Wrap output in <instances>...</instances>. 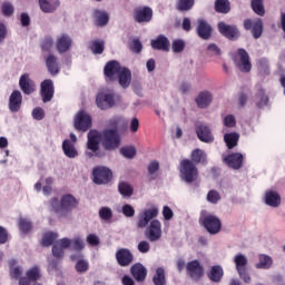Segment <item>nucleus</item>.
Masks as SVG:
<instances>
[{"mask_svg":"<svg viewBox=\"0 0 285 285\" xmlns=\"http://www.w3.org/2000/svg\"><path fill=\"white\" fill-rule=\"evenodd\" d=\"M99 144L104 150H117L121 146V135L117 129H105L100 134L97 130H90L87 135V149L91 150L87 154L88 157L101 158L106 155Z\"/></svg>","mask_w":285,"mask_h":285,"instance_id":"obj_1","label":"nucleus"},{"mask_svg":"<svg viewBox=\"0 0 285 285\" xmlns=\"http://www.w3.org/2000/svg\"><path fill=\"white\" fill-rule=\"evenodd\" d=\"M158 215L159 208L157 207L144 209L138 214L137 228H147L145 230V237L151 243L159 242L163 235L161 222H159V219H155Z\"/></svg>","mask_w":285,"mask_h":285,"instance_id":"obj_2","label":"nucleus"},{"mask_svg":"<svg viewBox=\"0 0 285 285\" xmlns=\"http://www.w3.org/2000/svg\"><path fill=\"white\" fill-rule=\"evenodd\" d=\"M179 178L185 184H195L199 179V169L193 160L185 158L178 166Z\"/></svg>","mask_w":285,"mask_h":285,"instance_id":"obj_3","label":"nucleus"},{"mask_svg":"<svg viewBox=\"0 0 285 285\" xmlns=\"http://www.w3.org/2000/svg\"><path fill=\"white\" fill-rule=\"evenodd\" d=\"M73 128L79 132H88L92 128V117L86 110H79L73 118Z\"/></svg>","mask_w":285,"mask_h":285,"instance_id":"obj_4","label":"nucleus"},{"mask_svg":"<svg viewBox=\"0 0 285 285\" xmlns=\"http://www.w3.org/2000/svg\"><path fill=\"white\" fill-rule=\"evenodd\" d=\"M122 68L124 67H121V63L117 60L108 61L104 67V77H105L106 83H115Z\"/></svg>","mask_w":285,"mask_h":285,"instance_id":"obj_5","label":"nucleus"},{"mask_svg":"<svg viewBox=\"0 0 285 285\" xmlns=\"http://www.w3.org/2000/svg\"><path fill=\"white\" fill-rule=\"evenodd\" d=\"M218 32L228 39V41H237L242 37V31L236 24H228L225 21H219L217 23Z\"/></svg>","mask_w":285,"mask_h":285,"instance_id":"obj_6","label":"nucleus"},{"mask_svg":"<svg viewBox=\"0 0 285 285\" xmlns=\"http://www.w3.org/2000/svg\"><path fill=\"white\" fill-rule=\"evenodd\" d=\"M234 62L240 72H250L253 68V65L250 63V56L244 48H239L237 50V56L234 58Z\"/></svg>","mask_w":285,"mask_h":285,"instance_id":"obj_7","label":"nucleus"},{"mask_svg":"<svg viewBox=\"0 0 285 285\" xmlns=\"http://www.w3.org/2000/svg\"><path fill=\"white\" fill-rule=\"evenodd\" d=\"M202 226H204L209 235H217L222 232V219L213 214H208L202 218Z\"/></svg>","mask_w":285,"mask_h":285,"instance_id":"obj_8","label":"nucleus"},{"mask_svg":"<svg viewBox=\"0 0 285 285\" xmlns=\"http://www.w3.org/2000/svg\"><path fill=\"white\" fill-rule=\"evenodd\" d=\"M234 263L236 265V271L240 279H243L245 284H250V275L248 274V268H247L248 258H246L244 254H238L234 257Z\"/></svg>","mask_w":285,"mask_h":285,"instance_id":"obj_9","label":"nucleus"},{"mask_svg":"<svg viewBox=\"0 0 285 285\" xmlns=\"http://www.w3.org/2000/svg\"><path fill=\"white\" fill-rule=\"evenodd\" d=\"M94 184L101 186L104 184H110L112 180V170L108 167L98 166L92 169Z\"/></svg>","mask_w":285,"mask_h":285,"instance_id":"obj_10","label":"nucleus"},{"mask_svg":"<svg viewBox=\"0 0 285 285\" xmlns=\"http://www.w3.org/2000/svg\"><path fill=\"white\" fill-rule=\"evenodd\" d=\"M186 273L193 282H199L204 277V266L197 259L186 264Z\"/></svg>","mask_w":285,"mask_h":285,"instance_id":"obj_11","label":"nucleus"},{"mask_svg":"<svg viewBox=\"0 0 285 285\" xmlns=\"http://www.w3.org/2000/svg\"><path fill=\"white\" fill-rule=\"evenodd\" d=\"M243 27L245 30H250L254 39H259L264 35V22L259 18L256 20L245 19Z\"/></svg>","mask_w":285,"mask_h":285,"instance_id":"obj_12","label":"nucleus"},{"mask_svg":"<svg viewBox=\"0 0 285 285\" xmlns=\"http://www.w3.org/2000/svg\"><path fill=\"white\" fill-rule=\"evenodd\" d=\"M40 97L43 104L52 101L55 97V82H52V79H45L40 83Z\"/></svg>","mask_w":285,"mask_h":285,"instance_id":"obj_13","label":"nucleus"},{"mask_svg":"<svg viewBox=\"0 0 285 285\" xmlns=\"http://www.w3.org/2000/svg\"><path fill=\"white\" fill-rule=\"evenodd\" d=\"M62 207V217H67L75 208H79V200L72 194L62 195L60 198Z\"/></svg>","mask_w":285,"mask_h":285,"instance_id":"obj_14","label":"nucleus"},{"mask_svg":"<svg viewBox=\"0 0 285 285\" xmlns=\"http://www.w3.org/2000/svg\"><path fill=\"white\" fill-rule=\"evenodd\" d=\"M132 17L136 23H150L153 21V8L138 7L134 10Z\"/></svg>","mask_w":285,"mask_h":285,"instance_id":"obj_15","label":"nucleus"},{"mask_svg":"<svg viewBox=\"0 0 285 285\" xmlns=\"http://www.w3.org/2000/svg\"><path fill=\"white\" fill-rule=\"evenodd\" d=\"M116 262L122 268H126L127 266H130L132 262H135V255H132V252H130L128 248H120L116 252Z\"/></svg>","mask_w":285,"mask_h":285,"instance_id":"obj_16","label":"nucleus"},{"mask_svg":"<svg viewBox=\"0 0 285 285\" xmlns=\"http://www.w3.org/2000/svg\"><path fill=\"white\" fill-rule=\"evenodd\" d=\"M19 87L23 95H32V92H36L37 90V85L35 83V80L30 78V73L20 76Z\"/></svg>","mask_w":285,"mask_h":285,"instance_id":"obj_17","label":"nucleus"},{"mask_svg":"<svg viewBox=\"0 0 285 285\" xmlns=\"http://www.w3.org/2000/svg\"><path fill=\"white\" fill-rule=\"evenodd\" d=\"M72 48V38L68 33H62L57 37L56 50L59 55H66Z\"/></svg>","mask_w":285,"mask_h":285,"instance_id":"obj_18","label":"nucleus"},{"mask_svg":"<svg viewBox=\"0 0 285 285\" xmlns=\"http://www.w3.org/2000/svg\"><path fill=\"white\" fill-rule=\"evenodd\" d=\"M96 105L100 110H108L115 106V94H98Z\"/></svg>","mask_w":285,"mask_h":285,"instance_id":"obj_19","label":"nucleus"},{"mask_svg":"<svg viewBox=\"0 0 285 285\" xmlns=\"http://www.w3.org/2000/svg\"><path fill=\"white\" fill-rule=\"evenodd\" d=\"M196 32L200 39L208 41L213 37V27L204 19L198 20Z\"/></svg>","mask_w":285,"mask_h":285,"instance_id":"obj_20","label":"nucleus"},{"mask_svg":"<svg viewBox=\"0 0 285 285\" xmlns=\"http://www.w3.org/2000/svg\"><path fill=\"white\" fill-rule=\"evenodd\" d=\"M22 104H23V95H21V91L13 90L9 97L10 112H19V110H21Z\"/></svg>","mask_w":285,"mask_h":285,"instance_id":"obj_21","label":"nucleus"},{"mask_svg":"<svg viewBox=\"0 0 285 285\" xmlns=\"http://www.w3.org/2000/svg\"><path fill=\"white\" fill-rule=\"evenodd\" d=\"M224 161L227 164L229 168L234 170H239L242 166H244V155L239 153L229 154L224 158Z\"/></svg>","mask_w":285,"mask_h":285,"instance_id":"obj_22","label":"nucleus"},{"mask_svg":"<svg viewBox=\"0 0 285 285\" xmlns=\"http://www.w3.org/2000/svg\"><path fill=\"white\" fill-rule=\"evenodd\" d=\"M196 135L200 141H204L205 144H210L215 141V137L213 136V132L210 131V127L206 125H198L196 126Z\"/></svg>","mask_w":285,"mask_h":285,"instance_id":"obj_23","label":"nucleus"},{"mask_svg":"<svg viewBox=\"0 0 285 285\" xmlns=\"http://www.w3.org/2000/svg\"><path fill=\"white\" fill-rule=\"evenodd\" d=\"M151 48L154 50H163V52H170V40L164 35L158 36L151 40Z\"/></svg>","mask_w":285,"mask_h":285,"instance_id":"obj_24","label":"nucleus"},{"mask_svg":"<svg viewBox=\"0 0 285 285\" xmlns=\"http://www.w3.org/2000/svg\"><path fill=\"white\" fill-rule=\"evenodd\" d=\"M130 273L136 282H146L148 277V269H146L141 263H136L130 267Z\"/></svg>","mask_w":285,"mask_h":285,"instance_id":"obj_25","label":"nucleus"},{"mask_svg":"<svg viewBox=\"0 0 285 285\" xmlns=\"http://www.w3.org/2000/svg\"><path fill=\"white\" fill-rule=\"evenodd\" d=\"M265 204L272 208H278L282 205V196L276 190L265 193Z\"/></svg>","mask_w":285,"mask_h":285,"instance_id":"obj_26","label":"nucleus"},{"mask_svg":"<svg viewBox=\"0 0 285 285\" xmlns=\"http://www.w3.org/2000/svg\"><path fill=\"white\" fill-rule=\"evenodd\" d=\"M38 3L40 6V10L47 14L56 12L59 6H61L59 0H38Z\"/></svg>","mask_w":285,"mask_h":285,"instance_id":"obj_27","label":"nucleus"},{"mask_svg":"<svg viewBox=\"0 0 285 285\" xmlns=\"http://www.w3.org/2000/svg\"><path fill=\"white\" fill-rule=\"evenodd\" d=\"M117 79L121 88H128L130 86V82L132 81V71H130V69L126 67H122V69H120V72L118 73Z\"/></svg>","mask_w":285,"mask_h":285,"instance_id":"obj_28","label":"nucleus"},{"mask_svg":"<svg viewBox=\"0 0 285 285\" xmlns=\"http://www.w3.org/2000/svg\"><path fill=\"white\" fill-rule=\"evenodd\" d=\"M46 66L49 75H52V77L59 75V59L57 58V56L50 53L46 58Z\"/></svg>","mask_w":285,"mask_h":285,"instance_id":"obj_29","label":"nucleus"},{"mask_svg":"<svg viewBox=\"0 0 285 285\" xmlns=\"http://www.w3.org/2000/svg\"><path fill=\"white\" fill-rule=\"evenodd\" d=\"M207 276L210 282H214V284H219L224 278V268L220 265H214L210 267Z\"/></svg>","mask_w":285,"mask_h":285,"instance_id":"obj_30","label":"nucleus"},{"mask_svg":"<svg viewBox=\"0 0 285 285\" xmlns=\"http://www.w3.org/2000/svg\"><path fill=\"white\" fill-rule=\"evenodd\" d=\"M62 151L69 159H75L79 157V151L77 150V147L70 141L69 139H66L62 141Z\"/></svg>","mask_w":285,"mask_h":285,"instance_id":"obj_31","label":"nucleus"},{"mask_svg":"<svg viewBox=\"0 0 285 285\" xmlns=\"http://www.w3.org/2000/svg\"><path fill=\"white\" fill-rule=\"evenodd\" d=\"M94 19H95V26L98 28H104V26H108V21H110V17L106 11H101L99 9H96L94 11Z\"/></svg>","mask_w":285,"mask_h":285,"instance_id":"obj_32","label":"nucleus"},{"mask_svg":"<svg viewBox=\"0 0 285 285\" xmlns=\"http://www.w3.org/2000/svg\"><path fill=\"white\" fill-rule=\"evenodd\" d=\"M255 266L258 269L268 271L273 268V257L268 256L267 254H259L258 263Z\"/></svg>","mask_w":285,"mask_h":285,"instance_id":"obj_33","label":"nucleus"},{"mask_svg":"<svg viewBox=\"0 0 285 285\" xmlns=\"http://www.w3.org/2000/svg\"><path fill=\"white\" fill-rule=\"evenodd\" d=\"M118 193L124 197L125 199H128L135 195V188H132V185L126 181L118 183Z\"/></svg>","mask_w":285,"mask_h":285,"instance_id":"obj_34","label":"nucleus"},{"mask_svg":"<svg viewBox=\"0 0 285 285\" xmlns=\"http://www.w3.org/2000/svg\"><path fill=\"white\" fill-rule=\"evenodd\" d=\"M213 101V95L209 91H203L196 98L198 108H208Z\"/></svg>","mask_w":285,"mask_h":285,"instance_id":"obj_35","label":"nucleus"},{"mask_svg":"<svg viewBox=\"0 0 285 285\" xmlns=\"http://www.w3.org/2000/svg\"><path fill=\"white\" fill-rule=\"evenodd\" d=\"M224 141L228 148V150H233L239 144V134L229 132L224 135Z\"/></svg>","mask_w":285,"mask_h":285,"instance_id":"obj_36","label":"nucleus"},{"mask_svg":"<svg viewBox=\"0 0 285 285\" xmlns=\"http://www.w3.org/2000/svg\"><path fill=\"white\" fill-rule=\"evenodd\" d=\"M196 166L199 164H206V153L202 149H195L190 154V159Z\"/></svg>","mask_w":285,"mask_h":285,"instance_id":"obj_37","label":"nucleus"},{"mask_svg":"<svg viewBox=\"0 0 285 285\" xmlns=\"http://www.w3.org/2000/svg\"><path fill=\"white\" fill-rule=\"evenodd\" d=\"M195 7V0H176V10L179 12H188Z\"/></svg>","mask_w":285,"mask_h":285,"instance_id":"obj_38","label":"nucleus"},{"mask_svg":"<svg viewBox=\"0 0 285 285\" xmlns=\"http://www.w3.org/2000/svg\"><path fill=\"white\" fill-rule=\"evenodd\" d=\"M215 11L220 14H228L230 12V2L228 0H216Z\"/></svg>","mask_w":285,"mask_h":285,"instance_id":"obj_39","label":"nucleus"},{"mask_svg":"<svg viewBox=\"0 0 285 285\" xmlns=\"http://www.w3.org/2000/svg\"><path fill=\"white\" fill-rule=\"evenodd\" d=\"M153 282L154 285H166V269H164V267L156 268Z\"/></svg>","mask_w":285,"mask_h":285,"instance_id":"obj_40","label":"nucleus"},{"mask_svg":"<svg viewBox=\"0 0 285 285\" xmlns=\"http://www.w3.org/2000/svg\"><path fill=\"white\" fill-rule=\"evenodd\" d=\"M26 276L31 282H39V279H41V268H39V266L35 265L33 267L29 268L26 272Z\"/></svg>","mask_w":285,"mask_h":285,"instance_id":"obj_41","label":"nucleus"},{"mask_svg":"<svg viewBox=\"0 0 285 285\" xmlns=\"http://www.w3.org/2000/svg\"><path fill=\"white\" fill-rule=\"evenodd\" d=\"M18 227L23 235H28L32 230V222L28 218H19Z\"/></svg>","mask_w":285,"mask_h":285,"instance_id":"obj_42","label":"nucleus"},{"mask_svg":"<svg viewBox=\"0 0 285 285\" xmlns=\"http://www.w3.org/2000/svg\"><path fill=\"white\" fill-rule=\"evenodd\" d=\"M90 50L94 55H104L106 45L102 40H94L90 42Z\"/></svg>","mask_w":285,"mask_h":285,"instance_id":"obj_43","label":"nucleus"},{"mask_svg":"<svg viewBox=\"0 0 285 285\" xmlns=\"http://www.w3.org/2000/svg\"><path fill=\"white\" fill-rule=\"evenodd\" d=\"M250 6L252 10H254L255 14H258V17H264V14H266L264 0H252Z\"/></svg>","mask_w":285,"mask_h":285,"instance_id":"obj_44","label":"nucleus"},{"mask_svg":"<svg viewBox=\"0 0 285 285\" xmlns=\"http://www.w3.org/2000/svg\"><path fill=\"white\" fill-rule=\"evenodd\" d=\"M49 204L51 206V210H53V213H56V215H58V217H63L61 200L59 203V198H57V197L51 198Z\"/></svg>","mask_w":285,"mask_h":285,"instance_id":"obj_45","label":"nucleus"},{"mask_svg":"<svg viewBox=\"0 0 285 285\" xmlns=\"http://www.w3.org/2000/svg\"><path fill=\"white\" fill-rule=\"evenodd\" d=\"M120 155L126 159H135L137 156V149L134 146H126L120 148Z\"/></svg>","mask_w":285,"mask_h":285,"instance_id":"obj_46","label":"nucleus"},{"mask_svg":"<svg viewBox=\"0 0 285 285\" xmlns=\"http://www.w3.org/2000/svg\"><path fill=\"white\" fill-rule=\"evenodd\" d=\"M59 237V234L53 233V232H49L46 233L42 237V246H52V244H55V240Z\"/></svg>","mask_w":285,"mask_h":285,"instance_id":"obj_47","label":"nucleus"},{"mask_svg":"<svg viewBox=\"0 0 285 285\" xmlns=\"http://www.w3.org/2000/svg\"><path fill=\"white\" fill-rule=\"evenodd\" d=\"M52 46H55V40L50 36H46L40 41V48L42 52H50V50L52 49Z\"/></svg>","mask_w":285,"mask_h":285,"instance_id":"obj_48","label":"nucleus"},{"mask_svg":"<svg viewBox=\"0 0 285 285\" xmlns=\"http://www.w3.org/2000/svg\"><path fill=\"white\" fill-rule=\"evenodd\" d=\"M256 97L257 99H259L256 102L257 108H264V106H268V97L266 95V91H264V89H258Z\"/></svg>","mask_w":285,"mask_h":285,"instance_id":"obj_49","label":"nucleus"},{"mask_svg":"<svg viewBox=\"0 0 285 285\" xmlns=\"http://www.w3.org/2000/svg\"><path fill=\"white\" fill-rule=\"evenodd\" d=\"M109 126V130H117V132H119V128H121V126H126V120L121 117H115L110 119Z\"/></svg>","mask_w":285,"mask_h":285,"instance_id":"obj_50","label":"nucleus"},{"mask_svg":"<svg viewBox=\"0 0 285 285\" xmlns=\"http://www.w3.org/2000/svg\"><path fill=\"white\" fill-rule=\"evenodd\" d=\"M185 48H186V42L181 39H176L171 42V50L176 55H178L179 52H184Z\"/></svg>","mask_w":285,"mask_h":285,"instance_id":"obj_51","label":"nucleus"},{"mask_svg":"<svg viewBox=\"0 0 285 285\" xmlns=\"http://www.w3.org/2000/svg\"><path fill=\"white\" fill-rule=\"evenodd\" d=\"M90 268V264L88 263V261L80 258L77 263H76V271L77 273H88Z\"/></svg>","mask_w":285,"mask_h":285,"instance_id":"obj_52","label":"nucleus"},{"mask_svg":"<svg viewBox=\"0 0 285 285\" xmlns=\"http://www.w3.org/2000/svg\"><path fill=\"white\" fill-rule=\"evenodd\" d=\"M222 200V195H219V191L212 189L207 194V202L209 204H218Z\"/></svg>","mask_w":285,"mask_h":285,"instance_id":"obj_53","label":"nucleus"},{"mask_svg":"<svg viewBox=\"0 0 285 285\" xmlns=\"http://www.w3.org/2000/svg\"><path fill=\"white\" fill-rule=\"evenodd\" d=\"M258 70L262 75H271V68L268 67V60L263 58L257 62Z\"/></svg>","mask_w":285,"mask_h":285,"instance_id":"obj_54","label":"nucleus"},{"mask_svg":"<svg viewBox=\"0 0 285 285\" xmlns=\"http://www.w3.org/2000/svg\"><path fill=\"white\" fill-rule=\"evenodd\" d=\"M99 217L105 222H110L112 219V209L110 207H101L99 209Z\"/></svg>","mask_w":285,"mask_h":285,"instance_id":"obj_55","label":"nucleus"},{"mask_svg":"<svg viewBox=\"0 0 285 285\" xmlns=\"http://www.w3.org/2000/svg\"><path fill=\"white\" fill-rule=\"evenodd\" d=\"M1 10L4 17H12L14 14V7L10 2L2 3Z\"/></svg>","mask_w":285,"mask_h":285,"instance_id":"obj_56","label":"nucleus"},{"mask_svg":"<svg viewBox=\"0 0 285 285\" xmlns=\"http://www.w3.org/2000/svg\"><path fill=\"white\" fill-rule=\"evenodd\" d=\"M129 48L131 52H136L137 55H139V52L144 50V45H141V41H139V39H134Z\"/></svg>","mask_w":285,"mask_h":285,"instance_id":"obj_57","label":"nucleus"},{"mask_svg":"<svg viewBox=\"0 0 285 285\" xmlns=\"http://www.w3.org/2000/svg\"><path fill=\"white\" fill-rule=\"evenodd\" d=\"M73 250H78V253H81L83 248H86V244L83 243V239L76 237L73 240H71Z\"/></svg>","mask_w":285,"mask_h":285,"instance_id":"obj_58","label":"nucleus"},{"mask_svg":"<svg viewBox=\"0 0 285 285\" xmlns=\"http://www.w3.org/2000/svg\"><path fill=\"white\" fill-rule=\"evenodd\" d=\"M224 126H226V128H235L237 126V120L235 119V116L227 115L224 118Z\"/></svg>","mask_w":285,"mask_h":285,"instance_id":"obj_59","label":"nucleus"},{"mask_svg":"<svg viewBox=\"0 0 285 285\" xmlns=\"http://www.w3.org/2000/svg\"><path fill=\"white\" fill-rule=\"evenodd\" d=\"M32 117L37 121H41L43 117H46V111H43V108L38 107L32 110Z\"/></svg>","mask_w":285,"mask_h":285,"instance_id":"obj_60","label":"nucleus"},{"mask_svg":"<svg viewBox=\"0 0 285 285\" xmlns=\"http://www.w3.org/2000/svg\"><path fill=\"white\" fill-rule=\"evenodd\" d=\"M52 255L58 259H61V257H63V249L60 247L58 243H55L52 246Z\"/></svg>","mask_w":285,"mask_h":285,"instance_id":"obj_61","label":"nucleus"},{"mask_svg":"<svg viewBox=\"0 0 285 285\" xmlns=\"http://www.w3.org/2000/svg\"><path fill=\"white\" fill-rule=\"evenodd\" d=\"M122 215H125V217H132L135 215V207L128 204L124 205Z\"/></svg>","mask_w":285,"mask_h":285,"instance_id":"obj_62","label":"nucleus"},{"mask_svg":"<svg viewBox=\"0 0 285 285\" xmlns=\"http://www.w3.org/2000/svg\"><path fill=\"white\" fill-rule=\"evenodd\" d=\"M87 244H89V246H99V236L96 234H89L87 236Z\"/></svg>","mask_w":285,"mask_h":285,"instance_id":"obj_63","label":"nucleus"},{"mask_svg":"<svg viewBox=\"0 0 285 285\" xmlns=\"http://www.w3.org/2000/svg\"><path fill=\"white\" fill-rule=\"evenodd\" d=\"M158 170H159V161L153 160V161L148 165V174H149V175H155V173H157Z\"/></svg>","mask_w":285,"mask_h":285,"instance_id":"obj_64","label":"nucleus"}]
</instances>
